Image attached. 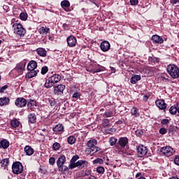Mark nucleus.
Here are the masks:
<instances>
[{
    "label": "nucleus",
    "instance_id": "f257e3e1",
    "mask_svg": "<svg viewBox=\"0 0 179 179\" xmlns=\"http://www.w3.org/2000/svg\"><path fill=\"white\" fill-rule=\"evenodd\" d=\"M166 71L169 75H170V76H171V78H173V79H177V78H179L178 66L174 64H169L167 66Z\"/></svg>",
    "mask_w": 179,
    "mask_h": 179
},
{
    "label": "nucleus",
    "instance_id": "f03ea898",
    "mask_svg": "<svg viewBox=\"0 0 179 179\" xmlns=\"http://www.w3.org/2000/svg\"><path fill=\"white\" fill-rule=\"evenodd\" d=\"M12 28L14 30L15 34L18 36H24L26 34V29L23 27V25L20 23H14L12 26Z\"/></svg>",
    "mask_w": 179,
    "mask_h": 179
},
{
    "label": "nucleus",
    "instance_id": "7ed1b4c3",
    "mask_svg": "<svg viewBox=\"0 0 179 179\" xmlns=\"http://www.w3.org/2000/svg\"><path fill=\"white\" fill-rule=\"evenodd\" d=\"M87 146L94 153H96L99 152V148L97 147V140L96 139H91L87 141Z\"/></svg>",
    "mask_w": 179,
    "mask_h": 179
},
{
    "label": "nucleus",
    "instance_id": "20e7f679",
    "mask_svg": "<svg viewBox=\"0 0 179 179\" xmlns=\"http://www.w3.org/2000/svg\"><path fill=\"white\" fill-rule=\"evenodd\" d=\"M12 170L14 174H21L23 172V165L20 162H15L13 164Z\"/></svg>",
    "mask_w": 179,
    "mask_h": 179
},
{
    "label": "nucleus",
    "instance_id": "39448f33",
    "mask_svg": "<svg viewBox=\"0 0 179 179\" xmlns=\"http://www.w3.org/2000/svg\"><path fill=\"white\" fill-rule=\"evenodd\" d=\"M161 152L163 153V155L166 156V157H170V156H173V155L176 153L174 149L170 146L162 147L161 148Z\"/></svg>",
    "mask_w": 179,
    "mask_h": 179
},
{
    "label": "nucleus",
    "instance_id": "423d86ee",
    "mask_svg": "<svg viewBox=\"0 0 179 179\" xmlns=\"http://www.w3.org/2000/svg\"><path fill=\"white\" fill-rule=\"evenodd\" d=\"M146 153H148V148L146 147L141 145L137 148V155L138 157H143V156H146Z\"/></svg>",
    "mask_w": 179,
    "mask_h": 179
},
{
    "label": "nucleus",
    "instance_id": "0eeeda50",
    "mask_svg": "<svg viewBox=\"0 0 179 179\" xmlns=\"http://www.w3.org/2000/svg\"><path fill=\"white\" fill-rule=\"evenodd\" d=\"M15 104L19 108H22L23 107H26L27 101L24 98H17L15 101Z\"/></svg>",
    "mask_w": 179,
    "mask_h": 179
},
{
    "label": "nucleus",
    "instance_id": "6e6552de",
    "mask_svg": "<svg viewBox=\"0 0 179 179\" xmlns=\"http://www.w3.org/2000/svg\"><path fill=\"white\" fill-rule=\"evenodd\" d=\"M67 44L69 47H76L78 43V40L76 37L73 36H70L66 38Z\"/></svg>",
    "mask_w": 179,
    "mask_h": 179
},
{
    "label": "nucleus",
    "instance_id": "1a4fd4ad",
    "mask_svg": "<svg viewBox=\"0 0 179 179\" xmlns=\"http://www.w3.org/2000/svg\"><path fill=\"white\" fill-rule=\"evenodd\" d=\"M64 90H65V85L61 84L55 87L54 93L57 96H61L64 94Z\"/></svg>",
    "mask_w": 179,
    "mask_h": 179
},
{
    "label": "nucleus",
    "instance_id": "9d476101",
    "mask_svg": "<svg viewBox=\"0 0 179 179\" xmlns=\"http://www.w3.org/2000/svg\"><path fill=\"white\" fill-rule=\"evenodd\" d=\"M87 166V162L85 160H78L76 164H73L72 169H75L76 167H78V169H83L84 167H86Z\"/></svg>",
    "mask_w": 179,
    "mask_h": 179
},
{
    "label": "nucleus",
    "instance_id": "9b49d317",
    "mask_svg": "<svg viewBox=\"0 0 179 179\" xmlns=\"http://www.w3.org/2000/svg\"><path fill=\"white\" fill-rule=\"evenodd\" d=\"M66 162V157L65 155H61L57 161V167H59V170H62V167H64V164Z\"/></svg>",
    "mask_w": 179,
    "mask_h": 179
},
{
    "label": "nucleus",
    "instance_id": "f8f14e48",
    "mask_svg": "<svg viewBox=\"0 0 179 179\" xmlns=\"http://www.w3.org/2000/svg\"><path fill=\"white\" fill-rule=\"evenodd\" d=\"M155 104L159 110H166V108H167V104L166 103V102H164V100L163 99L157 100L155 101Z\"/></svg>",
    "mask_w": 179,
    "mask_h": 179
},
{
    "label": "nucleus",
    "instance_id": "ddd939ff",
    "mask_svg": "<svg viewBox=\"0 0 179 179\" xmlns=\"http://www.w3.org/2000/svg\"><path fill=\"white\" fill-rule=\"evenodd\" d=\"M100 47L101 51H103V52H106V51H108V50H110V47H111V45H110V43L108 41H105L101 42Z\"/></svg>",
    "mask_w": 179,
    "mask_h": 179
},
{
    "label": "nucleus",
    "instance_id": "4468645a",
    "mask_svg": "<svg viewBox=\"0 0 179 179\" xmlns=\"http://www.w3.org/2000/svg\"><path fill=\"white\" fill-rule=\"evenodd\" d=\"M61 6L66 12H71V9L69 8V6H71V3H69V1H62L61 2Z\"/></svg>",
    "mask_w": 179,
    "mask_h": 179
},
{
    "label": "nucleus",
    "instance_id": "2eb2a0df",
    "mask_svg": "<svg viewBox=\"0 0 179 179\" xmlns=\"http://www.w3.org/2000/svg\"><path fill=\"white\" fill-rule=\"evenodd\" d=\"M26 66V62H21L18 64H17V66L15 67V70L18 73H22L23 71H24V68Z\"/></svg>",
    "mask_w": 179,
    "mask_h": 179
},
{
    "label": "nucleus",
    "instance_id": "dca6fc26",
    "mask_svg": "<svg viewBox=\"0 0 179 179\" xmlns=\"http://www.w3.org/2000/svg\"><path fill=\"white\" fill-rule=\"evenodd\" d=\"M52 129L54 132L56 134V135H58L64 132V126L61 124H57L55 127H53Z\"/></svg>",
    "mask_w": 179,
    "mask_h": 179
},
{
    "label": "nucleus",
    "instance_id": "f3484780",
    "mask_svg": "<svg viewBox=\"0 0 179 179\" xmlns=\"http://www.w3.org/2000/svg\"><path fill=\"white\" fill-rule=\"evenodd\" d=\"M38 31L42 36H47L50 33V28L47 27V26L41 27Z\"/></svg>",
    "mask_w": 179,
    "mask_h": 179
},
{
    "label": "nucleus",
    "instance_id": "a211bd4d",
    "mask_svg": "<svg viewBox=\"0 0 179 179\" xmlns=\"http://www.w3.org/2000/svg\"><path fill=\"white\" fill-rule=\"evenodd\" d=\"M118 143L121 148H125L128 145V138L127 137H122L119 139Z\"/></svg>",
    "mask_w": 179,
    "mask_h": 179
},
{
    "label": "nucleus",
    "instance_id": "6ab92c4d",
    "mask_svg": "<svg viewBox=\"0 0 179 179\" xmlns=\"http://www.w3.org/2000/svg\"><path fill=\"white\" fill-rule=\"evenodd\" d=\"M152 41L154 43H157V44H163V38L160 37L159 35H154L152 37Z\"/></svg>",
    "mask_w": 179,
    "mask_h": 179
},
{
    "label": "nucleus",
    "instance_id": "aec40b11",
    "mask_svg": "<svg viewBox=\"0 0 179 179\" xmlns=\"http://www.w3.org/2000/svg\"><path fill=\"white\" fill-rule=\"evenodd\" d=\"M37 68V62L34 60H31L27 65L28 71H34Z\"/></svg>",
    "mask_w": 179,
    "mask_h": 179
},
{
    "label": "nucleus",
    "instance_id": "412c9836",
    "mask_svg": "<svg viewBox=\"0 0 179 179\" xmlns=\"http://www.w3.org/2000/svg\"><path fill=\"white\" fill-rule=\"evenodd\" d=\"M9 148V141L4 139L0 141V149H8Z\"/></svg>",
    "mask_w": 179,
    "mask_h": 179
},
{
    "label": "nucleus",
    "instance_id": "4be33fe9",
    "mask_svg": "<svg viewBox=\"0 0 179 179\" xmlns=\"http://www.w3.org/2000/svg\"><path fill=\"white\" fill-rule=\"evenodd\" d=\"M141 79H142V78L140 75H134L131 78L130 82L132 85H136V83L141 80Z\"/></svg>",
    "mask_w": 179,
    "mask_h": 179
},
{
    "label": "nucleus",
    "instance_id": "5701e85b",
    "mask_svg": "<svg viewBox=\"0 0 179 179\" xmlns=\"http://www.w3.org/2000/svg\"><path fill=\"white\" fill-rule=\"evenodd\" d=\"M9 101H10V100L9 99L8 97H2L0 98V106L2 107L3 106H8V104H9Z\"/></svg>",
    "mask_w": 179,
    "mask_h": 179
},
{
    "label": "nucleus",
    "instance_id": "b1692460",
    "mask_svg": "<svg viewBox=\"0 0 179 179\" xmlns=\"http://www.w3.org/2000/svg\"><path fill=\"white\" fill-rule=\"evenodd\" d=\"M38 55L40 57H47V50L44 48H39L36 50Z\"/></svg>",
    "mask_w": 179,
    "mask_h": 179
},
{
    "label": "nucleus",
    "instance_id": "393cba45",
    "mask_svg": "<svg viewBox=\"0 0 179 179\" xmlns=\"http://www.w3.org/2000/svg\"><path fill=\"white\" fill-rule=\"evenodd\" d=\"M52 81L53 82V84L55 85V83H58L59 80H61V76L58 74H55L50 77Z\"/></svg>",
    "mask_w": 179,
    "mask_h": 179
},
{
    "label": "nucleus",
    "instance_id": "a878e982",
    "mask_svg": "<svg viewBox=\"0 0 179 179\" xmlns=\"http://www.w3.org/2000/svg\"><path fill=\"white\" fill-rule=\"evenodd\" d=\"M24 152L27 156H31L34 153V150L30 147V145H27L24 148Z\"/></svg>",
    "mask_w": 179,
    "mask_h": 179
},
{
    "label": "nucleus",
    "instance_id": "bb28decb",
    "mask_svg": "<svg viewBox=\"0 0 179 179\" xmlns=\"http://www.w3.org/2000/svg\"><path fill=\"white\" fill-rule=\"evenodd\" d=\"M54 83L52 82V80H51V78L49 77V78L48 80H46L45 83V87H46V89H50V87H52V86H54Z\"/></svg>",
    "mask_w": 179,
    "mask_h": 179
},
{
    "label": "nucleus",
    "instance_id": "cd10ccee",
    "mask_svg": "<svg viewBox=\"0 0 179 179\" xmlns=\"http://www.w3.org/2000/svg\"><path fill=\"white\" fill-rule=\"evenodd\" d=\"M28 120L31 124H35L36 121H37V117H36V114L31 113L28 115Z\"/></svg>",
    "mask_w": 179,
    "mask_h": 179
},
{
    "label": "nucleus",
    "instance_id": "c85d7f7f",
    "mask_svg": "<svg viewBox=\"0 0 179 179\" xmlns=\"http://www.w3.org/2000/svg\"><path fill=\"white\" fill-rule=\"evenodd\" d=\"M69 145H73L76 142V138L73 136H70L67 138Z\"/></svg>",
    "mask_w": 179,
    "mask_h": 179
},
{
    "label": "nucleus",
    "instance_id": "c756f323",
    "mask_svg": "<svg viewBox=\"0 0 179 179\" xmlns=\"http://www.w3.org/2000/svg\"><path fill=\"white\" fill-rule=\"evenodd\" d=\"M79 159V156L78 155H74L71 159V164L69 166V169H71L72 166H73V164H76V160H78Z\"/></svg>",
    "mask_w": 179,
    "mask_h": 179
},
{
    "label": "nucleus",
    "instance_id": "7c9ffc66",
    "mask_svg": "<svg viewBox=\"0 0 179 179\" xmlns=\"http://www.w3.org/2000/svg\"><path fill=\"white\" fill-rule=\"evenodd\" d=\"M169 113L172 115H176V114H177V113H178L177 106L176 105L172 106L169 109Z\"/></svg>",
    "mask_w": 179,
    "mask_h": 179
},
{
    "label": "nucleus",
    "instance_id": "2f4dec72",
    "mask_svg": "<svg viewBox=\"0 0 179 179\" xmlns=\"http://www.w3.org/2000/svg\"><path fill=\"white\" fill-rule=\"evenodd\" d=\"M27 76L29 78H34V76H37V71L29 70V72L28 73Z\"/></svg>",
    "mask_w": 179,
    "mask_h": 179
},
{
    "label": "nucleus",
    "instance_id": "473e14b6",
    "mask_svg": "<svg viewBox=\"0 0 179 179\" xmlns=\"http://www.w3.org/2000/svg\"><path fill=\"white\" fill-rule=\"evenodd\" d=\"M117 141H118V139H117V138L110 137L109 139V143H110V146H115V145H117Z\"/></svg>",
    "mask_w": 179,
    "mask_h": 179
},
{
    "label": "nucleus",
    "instance_id": "72a5a7b5",
    "mask_svg": "<svg viewBox=\"0 0 179 179\" xmlns=\"http://www.w3.org/2000/svg\"><path fill=\"white\" fill-rule=\"evenodd\" d=\"M19 124H20L19 120L16 119L11 120V122H10V125L13 128H17V127H19Z\"/></svg>",
    "mask_w": 179,
    "mask_h": 179
},
{
    "label": "nucleus",
    "instance_id": "f704fd0d",
    "mask_svg": "<svg viewBox=\"0 0 179 179\" xmlns=\"http://www.w3.org/2000/svg\"><path fill=\"white\" fill-rule=\"evenodd\" d=\"M1 164L3 167H6L9 164V159L8 158L3 159L1 160Z\"/></svg>",
    "mask_w": 179,
    "mask_h": 179
},
{
    "label": "nucleus",
    "instance_id": "c9c22d12",
    "mask_svg": "<svg viewBox=\"0 0 179 179\" xmlns=\"http://www.w3.org/2000/svg\"><path fill=\"white\" fill-rule=\"evenodd\" d=\"M61 148V144H59V143H55L52 145V149L54 150H59Z\"/></svg>",
    "mask_w": 179,
    "mask_h": 179
},
{
    "label": "nucleus",
    "instance_id": "e433bc0d",
    "mask_svg": "<svg viewBox=\"0 0 179 179\" xmlns=\"http://www.w3.org/2000/svg\"><path fill=\"white\" fill-rule=\"evenodd\" d=\"M20 17L21 20H27V13H21L20 15Z\"/></svg>",
    "mask_w": 179,
    "mask_h": 179
},
{
    "label": "nucleus",
    "instance_id": "4c0bfd02",
    "mask_svg": "<svg viewBox=\"0 0 179 179\" xmlns=\"http://www.w3.org/2000/svg\"><path fill=\"white\" fill-rule=\"evenodd\" d=\"M103 159L101 158H97L96 159L93 161L94 164H103Z\"/></svg>",
    "mask_w": 179,
    "mask_h": 179
},
{
    "label": "nucleus",
    "instance_id": "58836bf2",
    "mask_svg": "<svg viewBox=\"0 0 179 179\" xmlns=\"http://www.w3.org/2000/svg\"><path fill=\"white\" fill-rule=\"evenodd\" d=\"M36 101L34 100H30L29 102H28V107H34L36 106Z\"/></svg>",
    "mask_w": 179,
    "mask_h": 179
},
{
    "label": "nucleus",
    "instance_id": "ea45409f",
    "mask_svg": "<svg viewBox=\"0 0 179 179\" xmlns=\"http://www.w3.org/2000/svg\"><path fill=\"white\" fill-rule=\"evenodd\" d=\"M96 171L97 173H99V174H103L104 173V167H102V166H99L97 169H96Z\"/></svg>",
    "mask_w": 179,
    "mask_h": 179
},
{
    "label": "nucleus",
    "instance_id": "a19ab883",
    "mask_svg": "<svg viewBox=\"0 0 179 179\" xmlns=\"http://www.w3.org/2000/svg\"><path fill=\"white\" fill-rule=\"evenodd\" d=\"M131 113L132 115H135V117H138V109L136 108H133L131 110Z\"/></svg>",
    "mask_w": 179,
    "mask_h": 179
},
{
    "label": "nucleus",
    "instance_id": "79ce46f5",
    "mask_svg": "<svg viewBox=\"0 0 179 179\" xmlns=\"http://www.w3.org/2000/svg\"><path fill=\"white\" fill-rule=\"evenodd\" d=\"M104 117L106 118H108L110 117H113V112L112 111H106V112H105Z\"/></svg>",
    "mask_w": 179,
    "mask_h": 179
},
{
    "label": "nucleus",
    "instance_id": "37998d69",
    "mask_svg": "<svg viewBox=\"0 0 179 179\" xmlns=\"http://www.w3.org/2000/svg\"><path fill=\"white\" fill-rule=\"evenodd\" d=\"M110 124V120H108V119H105L103 122H102V125L103 127H108V125Z\"/></svg>",
    "mask_w": 179,
    "mask_h": 179
},
{
    "label": "nucleus",
    "instance_id": "c03bdc74",
    "mask_svg": "<svg viewBox=\"0 0 179 179\" xmlns=\"http://www.w3.org/2000/svg\"><path fill=\"white\" fill-rule=\"evenodd\" d=\"M48 72V67L47 66H43L41 69V73L42 75H45Z\"/></svg>",
    "mask_w": 179,
    "mask_h": 179
},
{
    "label": "nucleus",
    "instance_id": "a18cd8bd",
    "mask_svg": "<svg viewBox=\"0 0 179 179\" xmlns=\"http://www.w3.org/2000/svg\"><path fill=\"white\" fill-rule=\"evenodd\" d=\"M49 163L51 166H54V164H55V158L54 157H50L49 159Z\"/></svg>",
    "mask_w": 179,
    "mask_h": 179
},
{
    "label": "nucleus",
    "instance_id": "49530a36",
    "mask_svg": "<svg viewBox=\"0 0 179 179\" xmlns=\"http://www.w3.org/2000/svg\"><path fill=\"white\" fill-rule=\"evenodd\" d=\"M159 134H161L162 135H165V134H167V130L166 129V128H161L159 129Z\"/></svg>",
    "mask_w": 179,
    "mask_h": 179
},
{
    "label": "nucleus",
    "instance_id": "de8ad7c7",
    "mask_svg": "<svg viewBox=\"0 0 179 179\" xmlns=\"http://www.w3.org/2000/svg\"><path fill=\"white\" fill-rule=\"evenodd\" d=\"M169 123V121L168 119H163L161 122V124L162 125H168V124Z\"/></svg>",
    "mask_w": 179,
    "mask_h": 179
},
{
    "label": "nucleus",
    "instance_id": "09e8293b",
    "mask_svg": "<svg viewBox=\"0 0 179 179\" xmlns=\"http://www.w3.org/2000/svg\"><path fill=\"white\" fill-rule=\"evenodd\" d=\"M73 99H80V94L79 92H76L73 94Z\"/></svg>",
    "mask_w": 179,
    "mask_h": 179
},
{
    "label": "nucleus",
    "instance_id": "8fccbe9b",
    "mask_svg": "<svg viewBox=\"0 0 179 179\" xmlns=\"http://www.w3.org/2000/svg\"><path fill=\"white\" fill-rule=\"evenodd\" d=\"M174 163H175V164H176L177 166H179V157H178V155H176V156L175 157Z\"/></svg>",
    "mask_w": 179,
    "mask_h": 179
},
{
    "label": "nucleus",
    "instance_id": "3c124183",
    "mask_svg": "<svg viewBox=\"0 0 179 179\" xmlns=\"http://www.w3.org/2000/svg\"><path fill=\"white\" fill-rule=\"evenodd\" d=\"M138 2H139L138 0H130L131 5H133L134 6L138 5Z\"/></svg>",
    "mask_w": 179,
    "mask_h": 179
},
{
    "label": "nucleus",
    "instance_id": "603ef678",
    "mask_svg": "<svg viewBox=\"0 0 179 179\" xmlns=\"http://www.w3.org/2000/svg\"><path fill=\"white\" fill-rule=\"evenodd\" d=\"M6 89H8V85H4V86L1 87L0 88V93H3V92H5V90H6Z\"/></svg>",
    "mask_w": 179,
    "mask_h": 179
},
{
    "label": "nucleus",
    "instance_id": "864d4df0",
    "mask_svg": "<svg viewBox=\"0 0 179 179\" xmlns=\"http://www.w3.org/2000/svg\"><path fill=\"white\" fill-rule=\"evenodd\" d=\"M171 3H173V5H176V3H179V0H171Z\"/></svg>",
    "mask_w": 179,
    "mask_h": 179
},
{
    "label": "nucleus",
    "instance_id": "5fc2aeb1",
    "mask_svg": "<svg viewBox=\"0 0 179 179\" xmlns=\"http://www.w3.org/2000/svg\"><path fill=\"white\" fill-rule=\"evenodd\" d=\"M143 101H148V100H149V96H148V95H144L143 97Z\"/></svg>",
    "mask_w": 179,
    "mask_h": 179
},
{
    "label": "nucleus",
    "instance_id": "6e6d98bb",
    "mask_svg": "<svg viewBox=\"0 0 179 179\" xmlns=\"http://www.w3.org/2000/svg\"><path fill=\"white\" fill-rule=\"evenodd\" d=\"M98 72H101V69H96L94 71V73H97Z\"/></svg>",
    "mask_w": 179,
    "mask_h": 179
},
{
    "label": "nucleus",
    "instance_id": "4d7b16f0",
    "mask_svg": "<svg viewBox=\"0 0 179 179\" xmlns=\"http://www.w3.org/2000/svg\"><path fill=\"white\" fill-rule=\"evenodd\" d=\"M120 166H121V162H119L118 164H115V165L114 166L115 169V167H120Z\"/></svg>",
    "mask_w": 179,
    "mask_h": 179
},
{
    "label": "nucleus",
    "instance_id": "13d9d810",
    "mask_svg": "<svg viewBox=\"0 0 179 179\" xmlns=\"http://www.w3.org/2000/svg\"><path fill=\"white\" fill-rule=\"evenodd\" d=\"M176 106L177 107V111H178V113L179 114V103H178Z\"/></svg>",
    "mask_w": 179,
    "mask_h": 179
},
{
    "label": "nucleus",
    "instance_id": "bf43d9fd",
    "mask_svg": "<svg viewBox=\"0 0 179 179\" xmlns=\"http://www.w3.org/2000/svg\"><path fill=\"white\" fill-rule=\"evenodd\" d=\"M136 135H139V134H141V131L139 130L136 131Z\"/></svg>",
    "mask_w": 179,
    "mask_h": 179
},
{
    "label": "nucleus",
    "instance_id": "052dcab7",
    "mask_svg": "<svg viewBox=\"0 0 179 179\" xmlns=\"http://www.w3.org/2000/svg\"><path fill=\"white\" fill-rule=\"evenodd\" d=\"M138 179H145V177L141 176V177L138 178Z\"/></svg>",
    "mask_w": 179,
    "mask_h": 179
},
{
    "label": "nucleus",
    "instance_id": "680f3d73",
    "mask_svg": "<svg viewBox=\"0 0 179 179\" xmlns=\"http://www.w3.org/2000/svg\"><path fill=\"white\" fill-rule=\"evenodd\" d=\"M13 22H15V20H14V19H13V20H11V23H13Z\"/></svg>",
    "mask_w": 179,
    "mask_h": 179
},
{
    "label": "nucleus",
    "instance_id": "e2e57ef3",
    "mask_svg": "<svg viewBox=\"0 0 179 179\" xmlns=\"http://www.w3.org/2000/svg\"><path fill=\"white\" fill-rule=\"evenodd\" d=\"M1 43H2V41L0 40V44H1Z\"/></svg>",
    "mask_w": 179,
    "mask_h": 179
},
{
    "label": "nucleus",
    "instance_id": "0e129e2a",
    "mask_svg": "<svg viewBox=\"0 0 179 179\" xmlns=\"http://www.w3.org/2000/svg\"><path fill=\"white\" fill-rule=\"evenodd\" d=\"M0 80H1V76H0Z\"/></svg>",
    "mask_w": 179,
    "mask_h": 179
}]
</instances>
